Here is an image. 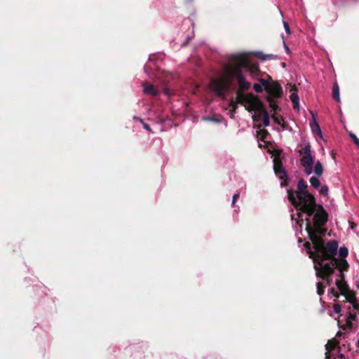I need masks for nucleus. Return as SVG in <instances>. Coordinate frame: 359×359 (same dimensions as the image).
Listing matches in <instances>:
<instances>
[{"mask_svg":"<svg viewBox=\"0 0 359 359\" xmlns=\"http://www.w3.org/2000/svg\"><path fill=\"white\" fill-rule=\"evenodd\" d=\"M306 231L314 249V252H309V256L313 260L316 256L327 252V243L325 244L324 240L320 236L325 235L327 229L323 228V226H312L309 217L306 219Z\"/></svg>","mask_w":359,"mask_h":359,"instance_id":"4","label":"nucleus"},{"mask_svg":"<svg viewBox=\"0 0 359 359\" xmlns=\"http://www.w3.org/2000/svg\"><path fill=\"white\" fill-rule=\"evenodd\" d=\"M329 292L331 293L334 297L339 298V294L334 288L332 287L329 290Z\"/></svg>","mask_w":359,"mask_h":359,"instance_id":"30","label":"nucleus"},{"mask_svg":"<svg viewBox=\"0 0 359 359\" xmlns=\"http://www.w3.org/2000/svg\"><path fill=\"white\" fill-rule=\"evenodd\" d=\"M268 132L266 130L260 129L257 131V140L259 142V147L260 148L266 149L267 151H269L268 144L269 143L268 140Z\"/></svg>","mask_w":359,"mask_h":359,"instance_id":"9","label":"nucleus"},{"mask_svg":"<svg viewBox=\"0 0 359 359\" xmlns=\"http://www.w3.org/2000/svg\"><path fill=\"white\" fill-rule=\"evenodd\" d=\"M313 263L316 276L323 279L327 285H330L332 281L331 276L334 273L332 266L325 264V262H323L322 264H319L318 262Z\"/></svg>","mask_w":359,"mask_h":359,"instance_id":"6","label":"nucleus"},{"mask_svg":"<svg viewBox=\"0 0 359 359\" xmlns=\"http://www.w3.org/2000/svg\"><path fill=\"white\" fill-rule=\"evenodd\" d=\"M134 118H135V119H136V120H137V121H140L141 123H142V124H143V127H144V128L145 130H147V131H149V132H151V128H149V125H147V123H144V122L142 121V119H140V118H137V117H135Z\"/></svg>","mask_w":359,"mask_h":359,"instance_id":"28","label":"nucleus"},{"mask_svg":"<svg viewBox=\"0 0 359 359\" xmlns=\"http://www.w3.org/2000/svg\"><path fill=\"white\" fill-rule=\"evenodd\" d=\"M333 359H345V357L344 354L339 353L337 357L334 358Z\"/></svg>","mask_w":359,"mask_h":359,"instance_id":"38","label":"nucleus"},{"mask_svg":"<svg viewBox=\"0 0 359 359\" xmlns=\"http://www.w3.org/2000/svg\"><path fill=\"white\" fill-rule=\"evenodd\" d=\"M348 135L351 137V139L353 140L354 144L355 145H357L358 147H359V139L357 137V136L353 133H349Z\"/></svg>","mask_w":359,"mask_h":359,"instance_id":"26","label":"nucleus"},{"mask_svg":"<svg viewBox=\"0 0 359 359\" xmlns=\"http://www.w3.org/2000/svg\"><path fill=\"white\" fill-rule=\"evenodd\" d=\"M343 295L345 297L346 302H348L349 303H354V301L357 299L355 292L350 289L345 292V294Z\"/></svg>","mask_w":359,"mask_h":359,"instance_id":"16","label":"nucleus"},{"mask_svg":"<svg viewBox=\"0 0 359 359\" xmlns=\"http://www.w3.org/2000/svg\"><path fill=\"white\" fill-rule=\"evenodd\" d=\"M281 111V109L276 104L274 100L271 98V114L275 113H279Z\"/></svg>","mask_w":359,"mask_h":359,"instance_id":"20","label":"nucleus"},{"mask_svg":"<svg viewBox=\"0 0 359 359\" xmlns=\"http://www.w3.org/2000/svg\"><path fill=\"white\" fill-rule=\"evenodd\" d=\"M254 89L257 91V92H260L262 91V86L259 84H255L254 85Z\"/></svg>","mask_w":359,"mask_h":359,"instance_id":"36","label":"nucleus"},{"mask_svg":"<svg viewBox=\"0 0 359 359\" xmlns=\"http://www.w3.org/2000/svg\"><path fill=\"white\" fill-rule=\"evenodd\" d=\"M280 65H281V66H282V67H283V68H284V67H285V62H282L280 63Z\"/></svg>","mask_w":359,"mask_h":359,"instance_id":"39","label":"nucleus"},{"mask_svg":"<svg viewBox=\"0 0 359 359\" xmlns=\"http://www.w3.org/2000/svg\"><path fill=\"white\" fill-rule=\"evenodd\" d=\"M287 86L290 87V90L292 91L290 98L293 103L294 109H299V96L297 94V88L295 85L288 83Z\"/></svg>","mask_w":359,"mask_h":359,"instance_id":"11","label":"nucleus"},{"mask_svg":"<svg viewBox=\"0 0 359 359\" xmlns=\"http://www.w3.org/2000/svg\"><path fill=\"white\" fill-rule=\"evenodd\" d=\"M271 59H273V57H276V56H273V55H270Z\"/></svg>","mask_w":359,"mask_h":359,"instance_id":"40","label":"nucleus"},{"mask_svg":"<svg viewBox=\"0 0 359 359\" xmlns=\"http://www.w3.org/2000/svg\"><path fill=\"white\" fill-rule=\"evenodd\" d=\"M309 182H310L311 186L316 189H318L320 185V180H318V177H311L309 180Z\"/></svg>","mask_w":359,"mask_h":359,"instance_id":"21","label":"nucleus"},{"mask_svg":"<svg viewBox=\"0 0 359 359\" xmlns=\"http://www.w3.org/2000/svg\"><path fill=\"white\" fill-rule=\"evenodd\" d=\"M333 311L336 313H339L341 311V306L339 303H335L333 305Z\"/></svg>","mask_w":359,"mask_h":359,"instance_id":"27","label":"nucleus"},{"mask_svg":"<svg viewBox=\"0 0 359 359\" xmlns=\"http://www.w3.org/2000/svg\"><path fill=\"white\" fill-rule=\"evenodd\" d=\"M284 45L285 44L284 43ZM285 47L286 48L287 50H288V47H287L286 46H285Z\"/></svg>","mask_w":359,"mask_h":359,"instance_id":"41","label":"nucleus"},{"mask_svg":"<svg viewBox=\"0 0 359 359\" xmlns=\"http://www.w3.org/2000/svg\"><path fill=\"white\" fill-rule=\"evenodd\" d=\"M332 97L337 102H340L339 87L337 82L333 84Z\"/></svg>","mask_w":359,"mask_h":359,"instance_id":"17","label":"nucleus"},{"mask_svg":"<svg viewBox=\"0 0 359 359\" xmlns=\"http://www.w3.org/2000/svg\"><path fill=\"white\" fill-rule=\"evenodd\" d=\"M283 25H284V27H285L286 32L287 34H290V26H289L288 23L283 21Z\"/></svg>","mask_w":359,"mask_h":359,"instance_id":"31","label":"nucleus"},{"mask_svg":"<svg viewBox=\"0 0 359 359\" xmlns=\"http://www.w3.org/2000/svg\"><path fill=\"white\" fill-rule=\"evenodd\" d=\"M283 95V90L280 84L271 78V98H280Z\"/></svg>","mask_w":359,"mask_h":359,"instance_id":"10","label":"nucleus"},{"mask_svg":"<svg viewBox=\"0 0 359 359\" xmlns=\"http://www.w3.org/2000/svg\"><path fill=\"white\" fill-rule=\"evenodd\" d=\"M328 191H329L328 187L326 185H323L321 187L319 192L321 195L326 196L328 194Z\"/></svg>","mask_w":359,"mask_h":359,"instance_id":"25","label":"nucleus"},{"mask_svg":"<svg viewBox=\"0 0 359 359\" xmlns=\"http://www.w3.org/2000/svg\"><path fill=\"white\" fill-rule=\"evenodd\" d=\"M346 319L353 321L356 319V313L351 311V307H348V316Z\"/></svg>","mask_w":359,"mask_h":359,"instance_id":"24","label":"nucleus"},{"mask_svg":"<svg viewBox=\"0 0 359 359\" xmlns=\"http://www.w3.org/2000/svg\"><path fill=\"white\" fill-rule=\"evenodd\" d=\"M336 346V341L333 339L332 341H329L328 343L325 345V348L327 352L325 353V359H332L331 351H334Z\"/></svg>","mask_w":359,"mask_h":359,"instance_id":"14","label":"nucleus"},{"mask_svg":"<svg viewBox=\"0 0 359 359\" xmlns=\"http://www.w3.org/2000/svg\"><path fill=\"white\" fill-rule=\"evenodd\" d=\"M313 172L317 175V177H320L323 175V168L320 161H317L315 163Z\"/></svg>","mask_w":359,"mask_h":359,"instance_id":"19","label":"nucleus"},{"mask_svg":"<svg viewBox=\"0 0 359 359\" xmlns=\"http://www.w3.org/2000/svg\"><path fill=\"white\" fill-rule=\"evenodd\" d=\"M335 284L341 294H345V292L349 290V286L345 280H337Z\"/></svg>","mask_w":359,"mask_h":359,"instance_id":"13","label":"nucleus"},{"mask_svg":"<svg viewBox=\"0 0 359 359\" xmlns=\"http://www.w3.org/2000/svg\"><path fill=\"white\" fill-rule=\"evenodd\" d=\"M344 271H339L337 274L339 278L337 280H345V275L344 273Z\"/></svg>","mask_w":359,"mask_h":359,"instance_id":"32","label":"nucleus"},{"mask_svg":"<svg viewBox=\"0 0 359 359\" xmlns=\"http://www.w3.org/2000/svg\"><path fill=\"white\" fill-rule=\"evenodd\" d=\"M313 225L314 226H325L328 220V213L322 205L315 206L313 209Z\"/></svg>","mask_w":359,"mask_h":359,"instance_id":"7","label":"nucleus"},{"mask_svg":"<svg viewBox=\"0 0 359 359\" xmlns=\"http://www.w3.org/2000/svg\"><path fill=\"white\" fill-rule=\"evenodd\" d=\"M337 250L338 242L335 240L330 241L327 243V252L316 256L313 262L319 264L325 262V264L332 266L334 271L337 269L339 271H347L349 268L348 262L345 259L336 257Z\"/></svg>","mask_w":359,"mask_h":359,"instance_id":"3","label":"nucleus"},{"mask_svg":"<svg viewBox=\"0 0 359 359\" xmlns=\"http://www.w3.org/2000/svg\"><path fill=\"white\" fill-rule=\"evenodd\" d=\"M143 92L144 94L153 96L158 95V90L154 88V86L148 83H144Z\"/></svg>","mask_w":359,"mask_h":359,"instance_id":"15","label":"nucleus"},{"mask_svg":"<svg viewBox=\"0 0 359 359\" xmlns=\"http://www.w3.org/2000/svg\"><path fill=\"white\" fill-rule=\"evenodd\" d=\"M239 198V194H235L233 196L232 204L234 205L236 200Z\"/></svg>","mask_w":359,"mask_h":359,"instance_id":"37","label":"nucleus"},{"mask_svg":"<svg viewBox=\"0 0 359 359\" xmlns=\"http://www.w3.org/2000/svg\"><path fill=\"white\" fill-rule=\"evenodd\" d=\"M304 168V172L307 175H309L312 173V168L313 166H307V165H302Z\"/></svg>","mask_w":359,"mask_h":359,"instance_id":"29","label":"nucleus"},{"mask_svg":"<svg viewBox=\"0 0 359 359\" xmlns=\"http://www.w3.org/2000/svg\"><path fill=\"white\" fill-rule=\"evenodd\" d=\"M299 153L302 156L300 160L302 165L313 166L314 160L311 155V146L309 144H306L299 151Z\"/></svg>","mask_w":359,"mask_h":359,"instance_id":"8","label":"nucleus"},{"mask_svg":"<svg viewBox=\"0 0 359 359\" xmlns=\"http://www.w3.org/2000/svg\"><path fill=\"white\" fill-rule=\"evenodd\" d=\"M311 128L314 134L319 135L320 137H322L320 126L314 118L313 119V122L311 123Z\"/></svg>","mask_w":359,"mask_h":359,"instance_id":"18","label":"nucleus"},{"mask_svg":"<svg viewBox=\"0 0 359 359\" xmlns=\"http://www.w3.org/2000/svg\"><path fill=\"white\" fill-rule=\"evenodd\" d=\"M339 256L341 259H345L348 255V250L346 247H341L339 250Z\"/></svg>","mask_w":359,"mask_h":359,"instance_id":"22","label":"nucleus"},{"mask_svg":"<svg viewBox=\"0 0 359 359\" xmlns=\"http://www.w3.org/2000/svg\"><path fill=\"white\" fill-rule=\"evenodd\" d=\"M241 67L247 68L252 74L255 75L259 70L257 65L248 55H236L229 64L224 67L222 75L211 80L210 89L216 95H222L229 88L233 79H236L239 90L237 92L236 101L231 100L230 104L233 111L237 104H241L249 111H254L252 118L255 122L262 121L264 126H268L269 124L268 114L259 100L252 94L245 95L241 92L248 90L250 87V83L243 77Z\"/></svg>","mask_w":359,"mask_h":359,"instance_id":"1","label":"nucleus"},{"mask_svg":"<svg viewBox=\"0 0 359 359\" xmlns=\"http://www.w3.org/2000/svg\"><path fill=\"white\" fill-rule=\"evenodd\" d=\"M353 321L350 320H348V319H346V325L349 328V329H351L352 327H353V323H352Z\"/></svg>","mask_w":359,"mask_h":359,"instance_id":"35","label":"nucleus"},{"mask_svg":"<svg viewBox=\"0 0 359 359\" xmlns=\"http://www.w3.org/2000/svg\"><path fill=\"white\" fill-rule=\"evenodd\" d=\"M271 158H273V169L276 176L281 180L280 186L287 187L288 185V175L287 172L283 166V159L285 156L282 150L280 149H271Z\"/></svg>","mask_w":359,"mask_h":359,"instance_id":"5","label":"nucleus"},{"mask_svg":"<svg viewBox=\"0 0 359 359\" xmlns=\"http://www.w3.org/2000/svg\"><path fill=\"white\" fill-rule=\"evenodd\" d=\"M271 119H272L276 124L280 126L283 130H287L288 128L287 123L284 121L282 115L279 113L271 114Z\"/></svg>","mask_w":359,"mask_h":359,"instance_id":"12","label":"nucleus"},{"mask_svg":"<svg viewBox=\"0 0 359 359\" xmlns=\"http://www.w3.org/2000/svg\"><path fill=\"white\" fill-rule=\"evenodd\" d=\"M351 304L355 310H359V303L358 302L357 299L355 301H354V303H351Z\"/></svg>","mask_w":359,"mask_h":359,"instance_id":"33","label":"nucleus"},{"mask_svg":"<svg viewBox=\"0 0 359 359\" xmlns=\"http://www.w3.org/2000/svg\"><path fill=\"white\" fill-rule=\"evenodd\" d=\"M317 287V293L318 295L321 296L324 294V289L325 287V285H323L321 282H318L316 284Z\"/></svg>","mask_w":359,"mask_h":359,"instance_id":"23","label":"nucleus"},{"mask_svg":"<svg viewBox=\"0 0 359 359\" xmlns=\"http://www.w3.org/2000/svg\"><path fill=\"white\" fill-rule=\"evenodd\" d=\"M307 184L303 179H299L297 183V191L292 189L287 190V198L290 202L295 207L299 206V210L309 217L313 214V209L316 205V198L307 191Z\"/></svg>","mask_w":359,"mask_h":359,"instance_id":"2","label":"nucleus"},{"mask_svg":"<svg viewBox=\"0 0 359 359\" xmlns=\"http://www.w3.org/2000/svg\"><path fill=\"white\" fill-rule=\"evenodd\" d=\"M311 243H310L309 242H306V243H304V247H305V248L307 250V253H308V254H309V251H311Z\"/></svg>","mask_w":359,"mask_h":359,"instance_id":"34","label":"nucleus"}]
</instances>
